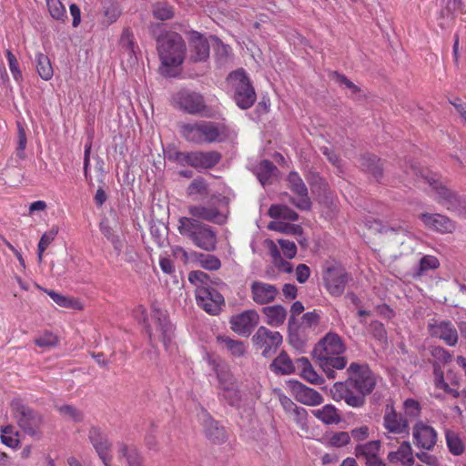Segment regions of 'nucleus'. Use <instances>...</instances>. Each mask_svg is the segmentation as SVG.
I'll list each match as a JSON object with an SVG mask.
<instances>
[{
	"label": "nucleus",
	"mask_w": 466,
	"mask_h": 466,
	"mask_svg": "<svg viewBox=\"0 0 466 466\" xmlns=\"http://www.w3.org/2000/svg\"><path fill=\"white\" fill-rule=\"evenodd\" d=\"M157 42L162 73L170 76L171 69L179 66L184 61L186 44L179 34L172 31L158 36Z\"/></svg>",
	"instance_id": "f257e3e1"
},
{
	"label": "nucleus",
	"mask_w": 466,
	"mask_h": 466,
	"mask_svg": "<svg viewBox=\"0 0 466 466\" xmlns=\"http://www.w3.org/2000/svg\"><path fill=\"white\" fill-rule=\"evenodd\" d=\"M177 230L180 235L188 238L198 248L205 251H213L217 248V234L213 228L199 220L181 217L178 218Z\"/></svg>",
	"instance_id": "f03ea898"
},
{
	"label": "nucleus",
	"mask_w": 466,
	"mask_h": 466,
	"mask_svg": "<svg viewBox=\"0 0 466 466\" xmlns=\"http://www.w3.org/2000/svg\"><path fill=\"white\" fill-rule=\"evenodd\" d=\"M345 350L341 339L336 333H328L314 348V356L321 361V365L331 366L342 370L347 364L344 357L339 356Z\"/></svg>",
	"instance_id": "7ed1b4c3"
},
{
	"label": "nucleus",
	"mask_w": 466,
	"mask_h": 466,
	"mask_svg": "<svg viewBox=\"0 0 466 466\" xmlns=\"http://www.w3.org/2000/svg\"><path fill=\"white\" fill-rule=\"evenodd\" d=\"M228 82L234 93L233 96L237 105L242 109L251 107L256 101V93L245 72L237 70L231 73L228 77Z\"/></svg>",
	"instance_id": "20e7f679"
},
{
	"label": "nucleus",
	"mask_w": 466,
	"mask_h": 466,
	"mask_svg": "<svg viewBox=\"0 0 466 466\" xmlns=\"http://www.w3.org/2000/svg\"><path fill=\"white\" fill-rule=\"evenodd\" d=\"M420 176L431 187L432 195L437 202L445 207L448 210H453L459 213L462 212L461 208L466 203L461 201L454 192L443 186L436 175L421 173Z\"/></svg>",
	"instance_id": "39448f33"
},
{
	"label": "nucleus",
	"mask_w": 466,
	"mask_h": 466,
	"mask_svg": "<svg viewBox=\"0 0 466 466\" xmlns=\"http://www.w3.org/2000/svg\"><path fill=\"white\" fill-rule=\"evenodd\" d=\"M188 213L193 218L222 225L228 219L227 202L224 198H218L208 206L192 205L188 207Z\"/></svg>",
	"instance_id": "423d86ee"
},
{
	"label": "nucleus",
	"mask_w": 466,
	"mask_h": 466,
	"mask_svg": "<svg viewBox=\"0 0 466 466\" xmlns=\"http://www.w3.org/2000/svg\"><path fill=\"white\" fill-rule=\"evenodd\" d=\"M153 326L147 328L149 339L154 340H160L166 349L171 344L173 337V327L167 319V314L160 309L153 308L152 309Z\"/></svg>",
	"instance_id": "0eeeda50"
},
{
	"label": "nucleus",
	"mask_w": 466,
	"mask_h": 466,
	"mask_svg": "<svg viewBox=\"0 0 466 466\" xmlns=\"http://www.w3.org/2000/svg\"><path fill=\"white\" fill-rule=\"evenodd\" d=\"M348 371L350 373V383L353 384L358 395L364 398L373 390L376 385V377L368 367L351 363Z\"/></svg>",
	"instance_id": "6e6552de"
},
{
	"label": "nucleus",
	"mask_w": 466,
	"mask_h": 466,
	"mask_svg": "<svg viewBox=\"0 0 466 466\" xmlns=\"http://www.w3.org/2000/svg\"><path fill=\"white\" fill-rule=\"evenodd\" d=\"M12 408L14 417L19 427L30 436H39L42 422L41 417L19 402H13Z\"/></svg>",
	"instance_id": "1a4fd4ad"
},
{
	"label": "nucleus",
	"mask_w": 466,
	"mask_h": 466,
	"mask_svg": "<svg viewBox=\"0 0 466 466\" xmlns=\"http://www.w3.org/2000/svg\"><path fill=\"white\" fill-rule=\"evenodd\" d=\"M198 305L206 312L217 315L224 304L223 296L209 286H200L196 289Z\"/></svg>",
	"instance_id": "9d476101"
},
{
	"label": "nucleus",
	"mask_w": 466,
	"mask_h": 466,
	"mask_svg": "<svg viewBox=\"0 0 466 466\" xmlns=\"http://www.w3.org/2000/svg\"><path fill=\"white\" fill-rule=\"evenodd\" d=\"M176 159L181 165H188L195 168H210L218 163L220 155L217 152L177 153Z\"/></svg>",
	"instance_id": "9b49d317"
},
{
	"label": "nucleus",
	"mask_w": 466,
	"mask_h": 466,
	"mask_svg": "<svg viewBox=\"0 0 466 466\" xmlns=\"http://www.w3.org/2000/svg\"><path fill=\"white\" fill-rule=\"evenodd\" d=\"M219 396L229 405H236L240 400V394L231 372L227 369L218 370Z\"/></svg>",
	"instance_id": "f8f14e48"
},
{
	"label": "nucleus",
	"mask_w": 466,
	"mask_h": 466,
	"mask_svg": "<svg viewBox=\"0 0 466 466\" xmlns=\"http://www.w3.org/2000/svg\"><path fill=\"white\" fill-rule=\"evenodd\" d=\"M428 330L431 337L443 340L448 346H455L458 342V331L449 320L431 319L428 323Z\"/></svg>",
	"instance_id": "ddd939ff"
},
{
	"label": "nucleus",
	"mask_w": 466,
	"mask_h": 466,
	"mask_svg": "<svg viewBox=\"0 0 466 466\" xmlns=\"http://www.w3.org/2000/svg\"><path fill=\"white\" fill-rule=\"evenodd\" d=\"M353 384L349 379L345 382H336L330 389V394L335 401L344 400L349 406L357 408L364 404V399L353 391Z\"/></svg>",
	"instance_id": "4468645a"
},
{
	"label": "nucleus",
	"mask_w": 466,
	"mask_h": 466,
	"mask_svg": "<svg viewBox=\"0 0 466 466\" xmlns=\"http://www.w3.org/2000/svg\"><path fill=\"white\" fill-rule=\"evenodd\" d=\"M259 316L254 309L245 310L240 314L232 316L230 319L231 329L243 336H248L253 329L258 325Z\"/></svg>",
	"instance_id": "2eb2a0df"
},
{
	"label": "nucleus",
	"mask_w": 466,
	"mask_h": 466,
	"mask_svg": "<svg viewBox=\"0 0 466 466\" xmlns=\"http://www.w3.org/2000/svg\"><path fill=\"white\" fill-rule=\"evenodd\" d=\"M323 278L327 289L333 296H339L343 293L349 279L346 271L338 267L328 268Z\"/></svg>",
	"instance_id": "dca6fc26"
},
{
	"label": "nucleus",
	"mask_w": 466,
	"mask_h": 466,
	"mask_svg": "<svg viewBox=\"0 0 466 466\" xmlns=\"http://www.w3.org/2000/svg\"><path fill=\"white\" fill-rule=\"evenodd\" d=\"M290 392L299 402L307 406L320 405L324 399L320 393L314 389L307 387L299 381L289 382Z\"/></svg>",
	"instance_id": "f3484780"
},
{
	"label": "nucleus",
	"mask_w": 466,
	"mask_h": 466,
	"mask_svg": "<svg viewBox=\"0 0 466 466\" xmlns=\"http://www.w3.org/2000/svg\"><path fill=\"white\" fill-rule=\"evenodd\" d=\"M288 182L290 190L298 195V198L292 199V203L299 209L309 210L311 202L308 196V188L301 177L297 172H290L288 176Z\"/></svg>",
	"instance_id": "a211bd4d"
},
{
	"label": "nucleus",
	"mask_w": 466,
	"mask_h": 466,
	"mask_svg": "<svg viewBox=\"0 0 466 466\" xmlns=\"http://www.w3.org/2000/svg\"><path fill=\"white\" fill-rule=\"evenodd\" d=\"M412 435L416 446L424 450L430 451L433 449L437 441L436 431L422 421H419L414 425Z\"/></svg>",
	"instance_id": "6ab92c4d"
},
{
	"label": "nucleus",
	"mask_w": 466,
	"mask_h": 466,
	"mask_svg": "<svg viewBox=\"0 0 466 466\" xmlns=\"http://www.w3.org/2000/svg\"><path fill=\"white\" fill-rule=\"evenodd\" d=\"M252 339L258 347L264 350L263 355H266L272 348L281 344L282 336L278 331H271L266 327H259Z\"/></svg>",
	"instance_id": "aec40b11"
},
{
	"label": "nucleus",
	"mask_w": 466,
	"mask_h": 466,
	"mask_svg": "<svg viewBox=\"0 0 466 466\" xmlns=\"http://www.w3.org/2000/svg\"><path fill=\"white\" fill-rule=\"evenodd\" d=\"M250 291L253 301L259 305L272 302L279 293L276 286L262 281L252 282Z\"/></svg>",
	"instance_id": "412c9836"
},
{
	"label": "nucleus",
	"mask_w": 466,
	"mask_h": 466,
	"mask_svg": "<svg viewBox=\"0 0 466 466\" xmlns=\"http://www.w3.org/2000/svg\"><path fill=\"white\" fill-rule=\"evenodd\" d=\"M419 218L426 228L442 234L451 233L455 229L454 223L441 214L422 213Z\"/></svg>",
	"instance_id": "4be33fe9"
},
{
	"label": "nucleus",
	"mask_w": 466,
	"mask_h": 466,
	"mask_svg": "<svg viewBox=\"0 0 466 466\" xmlns=\"http://www.w3.org/2000/svg\"><path fill=\"white\" fill-rule=\"evenodd\" d=\"M88 437L105 466H111L110 461L112 457L109 453L110 444L106 437L97 428L90 429Z\"/></svg>",
	"instance_id": "5701e85b"
},
{
	"label": "nucleus",
	"mask_w": 466,
	"mask_h": 466,
	"mask_svg": "<svg viewBox=\"0 0 466 466\" xmlns=\"http://www.w3.org/2000/svg\"><path fill=\"white\" fill-rule=\"evenodd\" d=\"M384 427L389 432L401 434L408 431L407 419L400 417L392 405H387L384 414Z\"/></svg>",
	"instance_id": "b1692460"
},
{
	"label": "nucleus",
	"mask_w": 466,
	"mask_h": 466,
	"mask_svg": "<svg viewBox=\"0 0 466 466\" xmlns=\"http://www.w3.org/2000/svg\"><path fill=\"white\" fill-rule=\"evenodd\" d=\"M175 99L179 106L188 113H198L204 109L203 97L198 93L182 90L176 95Z\"/></svg>",
	"instance_id": "393cba45"
},
{
	"label": "nucleus",
	"mask_w": 466,
	"mask_h": 466,
	"mask_svg": "<svg viewBox=\"0 0 466 466\" xmlns=\"http://www.w3.org/2000/svg\"><path fill=\"white\" fill-rule=\"evenodd\" d=\"M191 58L194 61H204L209 56L208 40L199 33L193 32L190 36Z\"/></svg>",
	"instance_id": "a878e982"
},
{
	"label": "nucleus",
	"mask_w": 466,
	"mask_h": 466,
	"mask_svg": "<svg viewBox=\"0 0 466 466\" xmlns=\"http://www.w3.org/2000/svg\"><path fill=\"white\" fill-rule=\"evenodd\" d=\"M390 462H400L402 466H412L415 462L412 448L409 441H403L395 451L388 454Z\"/></svg>",
	"instance_id": "bb28decb"
},
{
	"label": "nucleus",
	"mask_w": 466,
	"mask_h": 466,
	"mask_svg": "<svg viewBox=\"0 0 466 466\" xmlns=\"http://www.w3.org/2000/svg\"><path fill=\"white\" fill-rule=\"evenodd\" d=\"M201 134L203 142H220L227 137L224 127H218L211 122H201Z\"/></svg>",
	"instance_id": "cd10ccee"
},
{
	"label": "nucleus",
	"mask_w": 466,
	"mask_h": 466,
	"mask_svg": "<svg viewBox=\"0 0 466 466\" xmlns=\"http://www.w3.org/2000/svg\"><path fill=\"white\" fill-rule=\"evenodd\" d=\"M265 321L271 327L281 326L287 319V310L281 305L268 306L262 309Z\"/></svg>",
	"instance_id": "c85d7f7f"
},
{
	"label": "nucleus",
	"mask_w": 466,
	"mask_h": 466,
	"mask_svg": "<svg viewBox=\"0 0 466 466\" xmlns=\"http://www.w3.org/2000/svg\"><path fill=\"white\" fill-rule=\"evenodd\" d=\"M296 367L303 380L315 385L322 383L323 379L315 371L307 358L298 359L296 360Z\"/></svg>",
	"instance_id": "c756f323"
},
{
	"label": "nucleus",
	"mask_w": 466,
	"mask_h": 466,
	"mask_svg": "<svg viewBox=\"0 0 466 466\" xmlns=\"http://www.w3.org/2000/svg\"><path fill=\"white\" fill-rule=\"evenodd\" d=\"M0 440L4 445L13 450H16L20 446V433L15 426L11 424L0 428Z\"/></svg>",
	"instance_id": "7c9ffc66"
},
{
	"label": "nucleus",
	"mask_w": 466,
	"mask_h": 466,
	"mask_svg": "<svg viewBox=\"0 0 466 466\" xmlns=\"http://www.w3.org/2000/svg\"><path fill=\"white\" fill-rule=\"evenodd\" d=\"M380 450V441H371L356 446L355 453L359 458L365 461L379 459L378 453Z\"/></svg>",
	"instance_id": "2f4dec72"
},
{
	"label": "nucleus",
	"mask_w": 466,
	"mask_h": 466,
	"mask_svg": "<svg viewBox=\"0 0 466 466\" xmlns=\"http://www.w3.org/2000/svg\"><path fill=\"white\" fill-rule=\"evenodd\" d=\"M46 293L60 307L77 310H81L84 308L82 302L74 297L65 296L54 290H47Z\"/></svg>",
	"instance_id": "473e14b6"
},
{
	"label": "nucleus",
	"mask_w": 466,
	"mask_h": 466,
	"mask_svg": "<svg viewBox=\"0 0 466 466\" xmlns=\"http://www.w3.org/2000/svg\"><path fill=\"white\" fill-rule=\"evenodd\" d=\"M313 415L325 424H334L340 420V416L333 405L327 404L312 411Z\"/></svg>",
	"instance_id": "72a5a7b5"
},
{
	"label": "nucleus",
	"mask_w": 466,
	"mask_h": 466,
	"mask_svg": "<svg viewBox=\"0 0 466 466\" xmlns=\"http://www.w3.org/2000/svg\"><path fill=\"white\" fill-rule=\"evenodd\" d=\"M266 244L273 258L274 265L282 272L291 273L293 270L292 265L282 258L277 244L270 239L266 240Z\"/></svg>",
	"instance_id": "f704fd0d"
},
{
	"label": "nucleus",
	"mask_w": 466,
	"mask_h": 466,
	"mask_svg": "<svg viewBox=\"0 0 466 466\" xmlns=\"http://www.w3.org/2000/svg\"><path fill=\"white\" fill-rule=\"evenodd\" d=\"M204 427L206 435L213 441H221L225 439L224 429L208 415H205Z\"/></svg>",
	"instance_id": "c9c22d12"
},
{
	"label": "nucleus",
	"mask_w": 466,
	"mask_h": 466,
	"mask_svg": "<svg viewBox=\"0 0 466 466\" xmlns=\"http://www.w3.org/2000/svg\"><path fill=\"white\" fill-rule=\"evenodd\" d=\"M36 70L39 76L43 80H50L53 77L54 71L50 60L43 53H38L35 56Z\"/></svg>",
	"instance_id": "e433bc0d"
},
{
	"label": "nucleus",
	"mask_w": 466,
	"mask_h": 466,
	"mask_svg": "<svg viewBox=\"0 0 466 466\" xmlns=\"http://www.w3.org/2000/svg\"><path fill=\"white\" fill-rule=\"evenodd\" d=\"M277 168L268 160H263L257 167V177L259 182L265 186L270 183L271 178L276 176Z\"/></svg>",
	"instance_id": "4c0bfd02"
},
{
	"label": "nucleus",
	"mask_w": 466,
	"mask_h": 466,
	"mask_svg": "<svg viewBox=\"0 0 466 466\" xmlns=\"http://www.w3.org/2000/svg\"><path fill=\"white\" fill-rule=\"evenodd\" d=\"M122 14L121 7L116 2H109L103 7L102 24L108 26L116 23Z\"/></svg>",
	"instance_id": "58836bf2"
},
{
	"label": "nucleus",
	"mask_w": 466,
	"mask_h": 466,
	"mask_svg": "<svg viewBox=\"0 0 466 466\" xmlns=\"http://www.w3.org/2000/svg\"><path fill=\"white\" fill-rule=\"evenodd\" d=\"M187 194L193 200L204 198L208 194V185L202 178L194 179L187 187Z\"/></svg>",
	"instance_id": "ea45409f"
},
{
	"label": "nucleus",
	"mask_w": 466,
	"mask_h": 466,
	"mask_svg": "<svg viewBox=\"0 0 466 466\" xmlns=\"http://www.w3.org/2000/svg\"><path fill=\"white\" fill-rule=\"evenodd\" d=\"M271 367L275 372L281 374H290L295 370L294 364L285 352H281L273 360Z\"/></svg>",
	"instance_id": "a19ab883"
},
{
	"label": "nucleus",
	"mask_w": 466,
	"mask_h": 466,
	"mask_svg": "<svg viewBox=\"0 0 466 466\" xmlns=\"http://www.w3.org/2000/svg\"><path fill=\"white\" fill-rule=\"evenodd\" d=\"M323 440L326 446L341 448L350 443V436L346 431L330 432Z\"/></svg>",
	"instance_id": "79ce46f5"
},
{
	"label": "nucleus",
	"mask_w": 466,
	"mask_h": 466,
	"mask_svg": "<svg viewBox=\"0 0 466 466\" xmlns=\"http://www.w3.org/2000/svg\"><path fill=\"white\" fill-rule=\"evenodd\" d=\"M268 215L273 218H282L291 221H295L299 218L294 210L283 205H272L268 210Z\"/></svg>",
	"instance_id": "37998d69"
},
{
	"label": "nucleus",
	"mask_w": 466,
	"mask_h": 466,
	"mask_svg": "<svg viewBox=\"0 0 466 466\" xmlns=\"http://www.w3.org/2000/svg\"><path fill=\"white\" fill-rule=\"evenodd\" d=\"M218 340L220 345L234 356H241L245 352V346L239 340H234L227 336H218Z\"/></svg>",
	"instance_id": "c03bdc74"
},
{
	"label": "nucleus",
	"mask_w": 466,
	"mask_h": 466,
	"mask_svg": "<svg viewBox=\"0 0 466 466\" xmlns=\"http://www.w3.org/2000/svg\"><path fill=\"white\" fill-rule=\"evenodd\" d=\"M268 228L288 235H300L302 233V228L299 225L289 224L280 220L271 221Z\"/></svg>",
	"instance_id": "a18cd8bd"
},
{
	"label": "nucleus",
	"mask_w": 466,
	"mask_h": 466,
	"mask_svg": "<svg viewBox=\"0 0 466 466\" xmlns=\"http://www.w3.org/2000/svg\"><path fill=\"white\" fill-rule=\"evenodd\" d=\"M57 233H58V228L53 227L48 231L45 232L42 235V237L40 238V240H39V243L37 246V257H38L39 262H42L45 250L55 240Z\"/></svg>",
	"instance_id": "49530a36"
},
{
	"label": "nucleus",
	"mask_w": 466,
	"mask_h": 466,
	"mask_svg": "<svg viewBox=\"0 0 466 466\" xmlns=\"http://www.w3.org/2000/svg\"><path fill=\"white\" fill-rule=\"evenodd\" d=\"M446 442L453 455H461L464 451V444L459 435L452 431H446Z\"/></svg>",
	"instance_id": "de8ad7c7"
},
{
	"label": "nucleus",
	"mask_w": 466,
	"mask_h": 466,
	"mask_svg": "<svg viewBox=\"0 0 466 466\" xmlns=\"http://www.w3.org/2000/svg\"><path fill=\"white\" fill-rule=\"evenodd\" d=\"M119 46L123 50L127 51L130 56L135 55L136 43L134 34L130 28L127 27L123 29L119 38Z\"/></svg>",
	"instance_id": "09e8293b"
},
{
	"label": "nucleus",
	"mask_w": 466,
	"mask_h": 466,
	"mask_svg": "<svg viewBox=\"0 0 466 466\" xmlns=\"http://www.w3.org/2000/svg\"><path fill=\"white\" fill-rule=\"evenodd\" d=\"M182 133L188 141L202 143L201 123L187 124L182 127Z\"/></svg>",
	"instance_id": "8fccbe9b"
},
{
	"label": "nucleus",
	"mask_w": 466,
	"mask_h": 466,
	"mask_svg": "<svg viewBox=\"0 0 466 466\" xmlns=\"http://www.w3.org/2000/svg\"><path fill=\"white\" fill-rule=\"evenodd\" d=\"M46 5L50 15L59 21L66 18V10L60 0H46Z\"/></svg>",
	"instance_id": "3c124183"
},
{
	"label": "nucleus",
	"mask_w": 466,
	"mask_h": 466,
	"mask_svg": "<svg viewBox=\"0 0 466 466\" xmlns=\"http://www.w3.org/2000/svg\"><path fill=\"white\" fill-rule=\"evenodd\" d=\"M35 343L45 350L55 348L59 343V338L49 331H46L35 339Z\"/></svg>",
	"instance_id": "603ef678"
},
{
	"label": "nucleus",
	"mask_w": 466,
	"mask_h": 466,
	"mask_svg": "<svg viewBox=\"0 0 466 466\" xmlns=\"http://www.w3.org/2000/svg\"><path fill=\"white\" fill-rule=\"evenodd\" d=\"M153 15L158 20H167L174 16V8L167 3H157L153 6Z\"/></svg>",
	"instance_id": "864d4df0"
},
{
	"label": "nucleus",
	"mask_w": 466,
	"mask_h": 466,
	"mask_svg": "<svg viewBox=\"0 0 466 466\" xmlns=\"http://www.w3.org/2000/svg\"><path fill=\"white\" fill-rule=\"evenodd\" d=\"M420 405L418 400L413 399H407L403 402V411L406 419L413 420L420 414Z\"/></svg>",
	"instance_id": "5fc2aeb1"
},
{
	"label": "nucleus",
	"mask_w": 466,
	"mask_h": 466,
	"mask_svg": "<svg viewBox=\"0 0 466 466\" xmlns=\"http://www.w3.org/2000/svg\"><path fill=\"white\" fill-rule=\"evenodd\" d=\"M439 266L440 262L436 257L426 255L420 258V265L416 273L417 275L421 276L428 270L436 269L439 268Z\"/></svg>",
	"instance_id": "6e6d98bb"
},
{
	"label": "nucleus",
	"mask_w": 466,
	"mask_h": 466,
	"mask_svg": "<svg viewBox=\"0 0 466 466\" xmlns=\"http://www.w3.org/2000/svg\"><path fill=\"white\" fill-rule=\"evenodd\" d=\"M118 452L120 456L126 457L129 466H141L140 456L135 449H129L126 445H121Z\"/></svg>",
	"instance_id": "4d7b16f0"
},
{
	"label": "nucleus",
	"mask_w": 466,
	"mask_h": 466,
	"mask_svg": "<svg viewBox=\"0 0 466 466\" xmlns=\"http://www.w3.org/2000/svg\"><path fill=\"white\" fill-rule=\"evenodd\" d=\"M5 56L7 58L9 69L14 79L16 82H21L23 79V75L22 71L20 70L19 64L15 56L10 50L5 51Z\"/></svg>",
	"instance_id": "13d9d810"
},
{
	"label": "nucleus",
	"mask_w": 466,
	"mask_h": 466,
	"mask_svg": "<svg viewBox=\"0 0 466 466\" xmlns=\"http://www.w3.org/2000/svg\"><path fill=\"white\" fill-rule=\"evenodd\" d=\"M290 415L299 428L302 431H308V412L304 408L298 406Z\"/></svg>",
	"instance_id": "bf43d9fd"
},
{
	"label": "nucleus",
	"mask_w": 466,
	"mask_h": 466,
	"mask_svg": "<svg viewBox=\"0 0 466 466\" xmlns=\"http://www.w3.org/2000/svg\"><path fill=\"white\" fill-rule=\"evenodd\" d=\"M278 243L280 248V254L282 253L284 257L289 259H291L297 255V246L293 241L289 239L279 238L278 239Z\"/></svg>",
	"instance_id": "052dcab7"
},
{
	"label": "nucleus",
	"mask_w": 466,
	"mask_h": 466,
	"mask_svg": "<svg viewBox=\"0 0 466 466\" xmlns=\"http://www.w3.org/2000/svg\"><path fill=\"white\" fill-rule=\"evenodd\" d=\"M199 263L202 268L208 270H217L220 268V260L214 255H200Z\"/></svg>",
	"instance_id": "680f3d73"
},
{
	"label": "nucleus",
	"mask_w": 466,
	"mask_h": 466,
	"mask_svg": "<svg viewBox=\"0 0 466 466\" xmlns=\"http://www.w3.org/2000/svg\"><path fill=\"white\" fill-rule=\"evenodd\" d=\"M188 280L196 286V289L200 286H208V276L200 270L190 272Z\"/></svg>",
	"instance_id": "e2e57ef3"
},
{
	"label": "nucleus",
	"mask_w": 466,
	"mask_h": 466,
	"mask_svg": "<svg viewBox=\"0 0 466 466\" xmlns=\"http://www.w3.org/2000/svg\"><path fill=\"white\" fill-rule=\"evenodd\" d=\"M431 354L441 364H446L451 360V355L449 351L441 347H433L431 350Z\"/></svg>",
	"instance_id": "0e129e2a"
},
{
	"label": "nucleus",
	"mask_w": 466,
	"mask_h": 466,
	"mask_svg": "<svg viewBox=\"0 0 466 466\" xmlns=\"http://www.w3.org/2000/svg\"><path fill=\"white\" fill-rule=\"evenodd\" d=\"M283 409L289 414L298 407L289 397L285 396L280 390H274Z\"/></svg>",
	"instance_id": "69168bd1"
},
{
	"label": "nucleus",
	"mask_w": 466,
	"mask_h": 466,
	"mask_svg": "<svg viewBox=\"0 0 466 466\" xmlns=\"http://www.w3.org/2000/svg\"><path fill=\"white\" fill-rule=\"evenodd\" d=\"M370 330L374 336V338L377 339L378 340H386V330L384 329V326L380 322L372 321L370 326Z\"/></svg>",
	"instance_id": "338daca9"
},
{
	"label": "nucleus",
	"mask_w": 466,
	"mask_h": 466,
	"mask_svg": "<svg viewBox=\"0 0 466 466\" xmlns=\"http://www.w3.org/2000/svg\"><path fill=\"white\" fill-rule=\"evenodd\" d=\"M416 457L428 466H439V461L436 456L425 451L416 453Z\"/></svg>",
	"instance_id": "774afa93"
}]
</instances>
